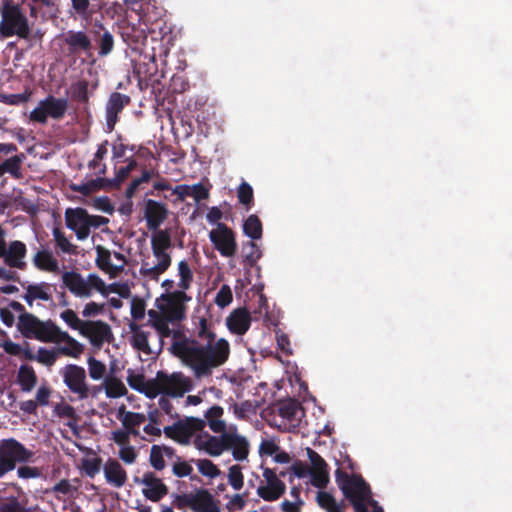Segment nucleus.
Returning a JSON list of instances; mask_svg holds the SVG:
<instances>
[{
  "mask_svg": "<svg viewBox=\"0 0 512 512\" xmlns=\"http://www.w3.org/2000/svg\"><path fill=\"white\" fill-rule=\"evenodd\" d=\"M170 350L191 368L197 379H201L211 376L214 368L222 366L228 360L230 344L224 338L201 343L188 340L186 335H182L180 340L173 341Z\"/></svg>",
  "mask_w": 512,
  "mask_h": 512,
  "instance_id": "obj_1",
  "label": "nucleus"
},
{
  "mask_svg": "<svg viewBox=\"0 0 512 512\" xmlns=\"http://www.w3.org/2000/svg\"><path fill=\"white\" fill-rule=\"evenodd\" d=\"M63 285L76 297L88 298L92 295V290H96L103 296H108L109 292H118L116 284L107 286L103 279L97 274H89L87 279L77 271H66L62 274Z\"/></svg>",
  "mask_w": 512,
  "mask_h": 512,
  "instance_id": "obj_2",
  "label": "nucleus"
},
{
  "mask_svg": "<svg viewBox=\"0 0 512 512\" xmlns=\"http://www.w3.org/2000/svg\"><path fill=\"white\" fill-rule=\"evenodd\" d=\"M0 35L8 38L17 35L27 39L30 35V27L26 16L19 5L6 2L2 8V21L0 22Z\"/></svg>",
  "mask_w": 512,
  "mask_h": 512,
  "instance_id": "obj_3",
  "label": "nucleus"
},
{
  "mask_svg": "<svg viewBox=\"0 0 512 512\" xmlns=\"http://www.w3.org/2000/svg\"><path fill=\"white\" fill-rule=\"evenodd\" d=\"M34 453L14 438L0 440V478L14 470L16 464L28 462Z\"/></svg>",
  "mask_w": 512,
  "mask_h": 512,
  "instance_id": "obj_4",
  "label": "nucleus"
},
{
  "mask_svg": "<svg viewBox=\"0 0 512 512\" xmlns=\"http://www.w3.org/2000/svg\"><path fill=\"white\" fill-rule=\"evenodd\" d=\"M68 106V99L48 95L30 112L29 118L39 124H46L48 117L61 120L65 116Z\"/></svg>",
  "mask_w": 512,
  "mask_h": 512,
  "instance_id": "obj_5",
  "label": "nucleus"
},
{
  "mask_svg": "<svg viewBox=\"0 0 512 512\" xmlns=\"http://www.w3.org/2000/svg\"><path fill=\"white\" fill-rule=\"evenodd\" d=\"M191 297L185 291L176 290L167 292L157 299L158 309L166 315L170 321H181L185 317V303L190 301Z\"/></svg>",
  "mask_w": 512,
  "mask_h": 512,
  "instance_id": "obj_6",
  "label": "nucleus"
},
{
  "mask_svg": "<svg viewBox=\"0 0 512 512\" xmlns=\"http://www.w3.org/2000/svg\"><path fill=\"white\" fill-rule=\"evenodd\" d=\"M209 239L221 256L227 258L235 256L238 248L236 236L225 223H218L216 229L209 232Z\"/></svg>",
  "mask_w": 512,
  "mask_h": 512,
  "instance_id": "obj_7",
  "label": "nucleus"
},
{
  "mask_svg": "<svg viewBox=\"0 0 512 512\" xmlns=\"http://www.w3.org/2000/svg\"><path fill=\"white\" fill-rule=\"evenodd\" d=\"M60 373L63 377V382L72 393L76 394L81 400L88 398L90 389L86 383V371L83 367L68 364Z\"/></svg>",
  "mask_w": 512,
  "mask_h": 512,
  "instance_id": "obj_8",
  "label": "nucleus"
},
{
  "mask_svg": "<svg viewBox=\"0 0 512 512\" xmlns=\"http://www.w3.org/2000/svg\"><path fill=\"white\" fill-rule=\"evenodd\" d=\"M199 428L200 422L197 419L187 418L186 420H178L173 425L165 426L163 433L167 438L179 444L187 445Z\"/></svg>",
  "mask_w": 512,
  "mask_h": 512,
  "instance_id": "obj_9",
  "label": "nucleus"
},
{
  "mask_svg": "<svg viewBox=\"0 0 512 512\" xmlns=\"http://www.w3.org/2000/svg\"><path fill=\"white\" fill-rule=\"evenodd\" d=\"M263 477L266 481V485H260L257 488V494L260 498L272 502L278 500L285 494L286 485L273 469L268 467L264 468Z\"/></svg>",
  "mask_w": 512,
  "mask_h": 512,
  "instance_id": "obj_10",
  "label": "nucleus"
},
{
  "mask_svg": "<svg viewBox=\"0 0 512 512\" xmlns=\"http://www.w3.org/2000/svg\"><path fill=\"white\" fill-rule=\"evenodd\" d=\"M164 395L182 397L193 388L192 380L182 372H174L171 375L160 371Z\"/></svg>",
  "mask_w": 512,
  "mask_h": 512,
  "instance_id": "obj_11",
  "label": "nucleus"
},
{
  "mask_svg": "<svg viewBox=\"0 0 512 512\" xmlns=\"http://www.w3.org/2000/svg\"><path fill=\"white\" fill-rule=\"evenodd\" d=\"M153 255L157 258L158 263L156 265H150L148 261L143 260L141 262L140 274L143 277H147L151 280L157 281L159 276L166 272L171 265V255L164 249L156 248L151 246Z\"/></svg>",
  "mask_w": 512,
  "mask_h": 512,
  "instance_id": "obj_12",
  "label": "nucleus"
},
{
  "mask_svg": "<svg viewBox=\"0 0 512 512\" xmlns=\"http://www.w3.org/2000/svg\"><path fill=\"white\" fill-rule=\"evenodd\" d=\"M130 97L120 92H113L106 104V127L108 132H112L118 122V115L125 106L130 104Z\"/></svg>",
  "mask_w": 512,
  "mask_h": 512,
  "instance_id": "obj_13",
  "label": "nucleus"
},
{
  "mask_svg": "<svg viewBox=\"0 0 512 512\" xmlns=\"http://www.w3.org/2000/svg\"><path fill=\"white\" fill-rule=\"evenodd\" d=\"M86 222V209L81 207L66 209V227L75 232L78 240H85L89 236Z\"/></svg>",
  "mask_w": 512,
  "mask_h": 512,
  "instance_id": "obj_14",
  "label": "nucleus"
},
{
  "mask_svg": "<svg viewBox=\"0 0 512 512\" xmlns=\"http://www.w3.org/2000/svg\"><path fill=\"white\" fill-rule=\"evenodd\" d=\"M144 218L149 230H157L168 216L167 205L153 199L144 202Z\"/></svg>",
  "mask_w": 512,
  "mask_h": 512,
  "instance_id": "obj_15",
  "label": "nucleus"
},
{
  "mask_svg": "<svg viewBox=\"0 0 512 512\" xmlns=\"http://www.w3.org/2000/svg\"><path fill=\"white\" fill-rule=\"evenodd\" d=\"M64 43L67 45L68 55H91L92 41L84 31L69 30L64 35Z\"/></svg>",
  "mask_w": 512,
  "mask_h": 512,
  "instance_id": "obj_16",
  "label": "nucleus"
},
{
  "mask_svg": "<svg viewBox=\"0 0 512 512\" xmlns=\"http://www.w3.org/2000/svg\"><path fill=\"white\" fill-rule=\"evenodd\" d=\"M81 334L89 338L91 344L97 347H101L112 335L110 326L101 320L85 321Z\"/></svg>",
  "mask_w": 512,
  "mask_h": 512,
  "instance_id": "obj_17",
  "label": "nucleus"
},
{
  "mask_svg": "<svg viewBox=\"0 0 512 512\" xmlns=\"http://www.w3.org/2000/svg\"><path fill=\"white\" fill-rule=\"evenodd\" d=\"M335 481L346 497H351L356 492L363 491L368 484L360 475H349L346 471L341 468L335 471Z\"/></svg>",
  "mask_w": 512,
  "mask_h": 512,
  "instance_id": "obj_18",
  "label": "nucleus"
},
{
  "mask_svg": "<svg viewBox=\"0 0 512 512\" xmlns=\"http://www.w3.org/2000/svg\"><path fill=\"white\" fill-rule=\"evenodd\" d=\"M141 483L145 486L143 495L152 502H158L168 494L167 485L153 472L144 473Z\"/></svg>",
  "mask_w": 512,
  "mask_h": 512,
  "instance_id": "obj_19",
  "label": "nucleus"
},
{
  "mask_svg": "<svg viewBox=\"0 0 512 512\" xmlns=\"http://www.w3.org/2000/svg\"><path fill=\"white\" fill-rule=\"evenodd\" d=\"M229 433H222L220 436L207 435L205 440L198 437L194 444L196 448L204 450L208 455L216 457L227 451Z\"/></svg>",
  "mask_w": 512,
  "mask_h": 512,
  "instance_id": "obj_20",
  "label": "nucleus"
},
{
  "mask_svg": "<svg viewBox=\"0 0 512 512\" xmlns=\"http://www.w3.org/2000/svg\"><path fill=\"white\" fill-rule=\"evenodd\" d=\"M149 324L155 328L158 332L161 339L168 338L171 335L173 336L174 341H178L181 339L182 335H184L180 331H173L169 327L170 319L166 317L163 313L156 311L154 309H150L148 311Z\"/></svg>",
  "mask_w": 512,
  "mask_h": 512,
  "instance_id": "obj_21",
  "label": "nucleus"
},
{
  "mask_svg": "<svg viewBox=\"0 0 512 512\" xmlns=\"http://www.w3.org/2000/svg\"><path fill=\"white\" fill-rule=\"evenodd\" d=\"M106 481L116 487L120 488L125 485L127 481V473L122 465L116 459H108L103 467Z\"/></svg>",
  "mask_w": 512,
  "mask_h": 512,
  "instance_id": "obj_22",
  "label": "nucleus"
},
{
  "mask_svg": "<svg viewBox=\"0 0 512 512\" xmlns=\"http://www.w3.org/2000/svg\"><path fill=\"white\" fill-rule=\"evenodd\" d=\"M226 323L232 333L243 335L251 325L250 313L246 309H236L228 316Z\"/></svg>",
  "mask_w": 512,
  "mask_h": 512,
  "instance_id": "obj_23",
  "label": "nucleus"
},
{
  "mask_svg": "<svg viewBox=\"0 0 512 512\" xmlns=\"http://www.w3.org/2000/svg\"><path fill=\"white\" fill-rule=\"evenodd\" d=\"M22 298L29 306H32L35 300L51 301V284L47 282L29 284L26 287V293L22 296Z\"/></svg>",
  "mask_w": 512,
  "mask_h": 512,
  "instance_id": "obj_24",
  "label": "nucleus"
},
{
  "mask_svg": "<svg viewBox=\"0 0 512 512\" xmlns=\"http://www.w3.org/2000/svg\"><path fill=\"white\" fill-rule=\"evenodd\" d=\"M26 252V245L23 242L12 241L4 255L6 264L13 268L24 269L26 264L23 262V258L26 256Z\"/></svg>",
  "mask_w": 512,
  "mask_h": 512,
  "instance_id": "obj_25",
  "label": "nucleus"
},
{
  "mask_svg": "<svg viewBox=\"0 0 512 512\" xmlns=\"http://www.w3.org/2000/svg\"><path fill=\"white\" fill-rule=\"evenodd\" d=\"M118 419L122 422V425L128 430L131 435L139 436L138 427L146 421V416L142 413H136L131 411H124V407L119 409Z\"/></svg>",
  "mask_w": 512,
  "mask_h": 512,
  "instance_id": "obj_26",
  "label": "nucleus"
},
{
  "mask_svg": "<svg viewBox=\"0 0 512 512\" xmlns=\"http://www.w3.org/2000/svg\"><path fill=\"white\" fill-rule=\"evenodd\" d=\"M227 450H232L233 458L236 461H243L249 454V443L245 437L236 433H229Z\"/></svg>",
  "mask_w": 512,
  "mask_h": 512,
  "instance_id": "obj_27",
  "label": "nucleus"
},
{
  "mask_svg": "<svg viewBox=\"0 0 512 512\" xmlns=\"http://www.w3.org/2000/svg\"><path fill=\"white\" fill-rule=\"evenodd\" d=\"M129 328L132 333L131 345L133 348L138 351H142L145 354H151V349L148 342L150 333L144 331L142 326L135 322H131L129 324Z\"/></svg>",
  "mask_w": 512,
  "mask_h": 512,
  "instance_id": "obj_28",
  "label": "nucleus"
},
{
  "mask_svg": "<svg viewBox=\"0 0 512 512\" xmlns=\"http://www.w3.org/2000/svg\"><path fill=\"white\" fill-rule=\"evenodd\" d=\"M61 332L62 330L51 320H40L33 338L42 342H59Z\"/></svg>",
  "mask_w": 512,
  "mask_h": 512,
  "instance_id": "obj_29",
  "label": "nucleus"
},
{
  "mask_svg": "<svg viewBox=\"0 0 512 512\" xmlns=\"http://www.w3.org/2000/svg\"><path fill=\"white\" fill-rule=\"evenodd\" d=\"M187 339L196 340L201 343L214 341L216 339V334L213 331L212 323L209 322L205 317H200L192 335L187 337Z\"/></svg>",
  "mask_w": 512,
  "mask_h": 512,
  "instance_id": "obj_30",
  "label": "nucleus"
},
{
  "mask_svg": "<svg viewBox=\"0 0 512 512\" xmlns=\"http://www.w3.org/2000/svg\"><path fill=\"white\" fill-rule=\"evenodd\" d=\"M17 383L22 392H31L37 384V375L32 366L23 364L17 373Z\"/></svg>",
  "mask_w": 512,
  "mask_h": 512,
  "instance_id": "obj_31",
  "label": "nucleus"
},
{
  "mask_svg": "<svg viewBox=\"0 0 512 512\" xmlns=\"http://www.w3.org/2000/svg\"><path fill=\"white\" fill-rule=\"evenodd\" d=\"M216 506L217 504L208 490L200 489L195 494H192L191 509L194 512H205Z\"/></svg>",
  "mask_w": 512,
  "mask_h": 512,
  "instance_id": "obj_32",
  "label": "nucleus"
},
{
  "mask_svg": "<svg viewBox=\"0 0 512 512\" xmlns=\"http://www.w3.org/2000/svg\"><path fill=\"white\" fill-rule=\"evenodd\" d=\"M40 319L32 313L19 315L17 329L27 339H32L36 333Z\"/></svg>",
  "mask_w": 512,
  "mask_h": 512,
  "instance_id": "obj_33",
  "label": "nucleus"
},
{
  "mask_svg": "<svg viewBox=\"0 0 512 512\" xmlns=\"http://www.w3.org/2000/svg\"><path fill=\"white\" fill-rule=\"evenodd\" d=\"M97 257L96 265L99 269L109 272L111 275H117L123 270V265L114 266L111 264V252L101 245L96 247Z\"/></svg>",
  "mask_w": 512,
  "mask_h": 512,
  "instance_id": "obj_34",
  "label": "nucleus"
},
{
  "mask_svg": "<svg viewBox=\"0 0 512 512\" xmlns=\"http://www.w3.org/2000/svg\"><path fill=\"white\" fill-rule=\"evenodd\" d=\"M318 506L326 512H345L346 504L337 502L335 497L327 491H319L316 495Z\"/></svg>",
  "mask_w": 512,
  "mask_h": 512,
  "instance_id": "obj_35",
  "label": "nucleus"
},
{
  "mask_svg": "<svg viewBox=\"0 0 512 512\" xmlns=\"http://www.w3.org/2000/svg\"><path fill=\"white\" fill-rule=\"evenodd\" d=\"M352 504L355 512H369L368 506L370 502L375 501L372 498V492L370 486H366L361 492L352 494L351 497H346Z\"/></svg>",
  "mask_w": 512,
  "mask_h": 512,
  "instance_id": "obj_36",
  "label": "nucleus"
},
{
  "mask_svg": "<svg viewBox=\"0 0 512 512\" xmlns=\"http://www.w3.org/2000/svg\"><path fill=\"white\" fill-rule=\"evenodd\" d=\"M33 263L38 269L48 272H56L59 269L57 259L47 250L38 251L34 255Z\"/></svg>",
  "mask_w": 512,
  "mask_h": 512,
  "instance_id": "obj_37",
  "label": "nucleus"
},
{
  "mask_svg": "<svg viewBox=\"0 0 512 512\" xmlns=\"http://www.w3.org/2000/svg\"><path fill=\"white\" fill-rule=\"evenodd\" d=\"M302 411L301 403L296 399H286L278 404V414L280 417L288 420H297V415Z\"/></svg>",
  "mask_w": 512,
  "mask_h": 512,
  "instance_id": "obj_38",
  "label": "nucleus"
},
{
  "mask_svg": "<svg viewBox=\"0 0 512 512\" xmlns=\"http://www.w3.org/2000/svg\"><path fill=\"white\" fill-rule=\"evenodd\" d=\"M70 98L72 101L79 104H89V82L86 79H81L73 82L70 85Z\"/></svg>",
  "mask_w": 512,
  "mask_h": 512,
  "instance_id": "obj_39",
  "label": "nucleus"
},
{
  "mask_svg": "<svg viewBox=\"0 0 512 512\" xmlns=\"http://www.w3.org/2000/svg\"><path fill=\"white\" fill-rule=\"evenodd\" d=\"M244 234L252 240H257L262 237L263 226L259 217L255 214H251L243 223Z\"/></svg>",
  "mask_w": 512,
  "mask_h": 512,
  "instance_id": "obj_40",
  "label": "nucleus"
},
{
  "mask_svg": "<svg viewBox=\"0 0 512 512\" xmlns=\"http://www.w3.org/2000/svg\"><path fill=\"white\" fill-rule=\"evenodd\" d=\"M242 251L244 254V263L250 267L256 265L262 257L260 247L252 239L243 244Z\"/></svg>",
  "mask_w": 512,
  "mask_h": 512,
  "instance_id": "obj_41",
  "label": "nucleus"
},
{
  "mask_svg": "<svg viewBox=\"0 0 512 512\" xmlns=\"http://www.w3.org/2000/svg\"><path fill=\"white\" fill-rule=\"evenodd\" d=\"M64 341L66 342L69 347H61L59 349V352L61 354L72 356V357H78L83 352V346L78 341H76L74 338H72L67 332L62 331L59 336V342Z\"/></svg>",
  "mask_w": 512,
  "mask_h": 512,
  "instance_id": "obj_42",
  "label": "nucleus"
},
{
  "mask_svg": "<svg viewBox=\"0 0 512 512\" xmlns=\"http://www.w3.org/2000/svg\"><path fill=\"white\" fill-rule=\"evenodd\" d=\"M104 387L107 397L119 398L127 393V389L123 382L115 377L106 378L104 381Z\"/></svg>",
  "mask_w": 512,
  "mask_h": 512,
  "instance_id": "obj_43",
  "label": "nucleus"
},
{
  "mask_svg": "<svg viewBox=\"0 0 512 512\" xmlns=\"http://www.w3.org/2000/svg\"><path fill=\"white\" fill-rule=\"evenodd\" d=\"M54 241L56 246L63 252L67 254L76 255L77 254V246L72 244L65 236L64 232L55 227L52 231Z\"/></svg>",
  "mask_w": 512,
  "mask_h": 512,
  "instance_id": "obj_44",
  "label": "nucleus"
},
{
  "mask_svg": "<svg viewBox=\"0 0 512 512\" xmlns=\"http://www.w3.org/2000/svg\"><path fill=\"white\" fill-rule=\"evenodd\" d=\"M71 8L74 13L85 21H90L92 19L95 10L90 5V0H70Z\"/></svg>",
  "mask_w": 512,
  "mask_h": 512,
  "instance_id": "obj_45",
  "label": "nucleus"
},
{
  "mask_svg": "<svg viewBox=\"0 0 512 512\" xmlns=\"http://www.w3.org/2000/svg\"><path fill=\"white\" fill-rule=\"evenodd\" d=\"M25 159V155L23 153L19 155H14L8 159H6L3 163L4 173H9L14 178L18 179L21 177V164Z\"/></svg>",
  "mask_w": 512,
  "mask_h": 512,
  "instance_id": "obj_46",
  "label": "nucleus"
},
{
  "mask_svg": "<svg viewBox=\"0 0 512 512\" xmlns=\"http://www.w3.org/2000/svg\"><path fill=\"white\" fill-rule=\"evenodd\" d=\"M178 274L180 276L178 286L182 289L181 291L188 290L193 281V273L186 260L178 263Z\"/></svg>",
  "mask_w": 512,
  "mask_h": 512,
  "instance_id": "obj_47",
  "label": "nucleus"
},
{
  "mask_svg": "<svg viewBox=\"0 0 512 512\" xmlns=\"http://www.w3.org/2000/svg\"><path fill=\"white\" fill-rule=\"evenodd\" d=\"M237 198L240 204L249 210L254 204V193L252 186L247 182H242L237 189Z\"/></svg>",
  "mask_w": 512,
  "mask_h": 512,
  "instance_id": "obj_48",
  "label": "nucleus"
},
{
  "mask_svg": "<svg viewBox=\"0 0 512 512\" xmlns=\"http://www.w3.org/2000/svg\"><path fill=\"white\" fill-rule=\"evenodd\" d=\"M141 393H144L149 398H155L160 394L164 395L160 371L157 372L156 377L154 379L146 380V384H144Z\"/></svg>",
  "mask_w": 512,
  "mask_h": 512,
  "instance_id": "obj_49",
  "label": "nucleus"
},
{
  "mask_svg": "<svg viewBox=\"0 0 512 512\" xmlns=\"http://www.w3.org/2000/svg\"><path fill=\"white\" fill-rule=\"evenodd\" d=\"M191 461L196 463L199 472L206 477L216 478L221 473L220 469L209 459H192Z\"/></svg>",
  "mask_w": 512,
  "mask_h": 512,
  "instance_id": "obj_50",
  "label": "nucleus"
},
{
  "mask_svg": "<svg viewBox=\"0 0 512 512\" xmlns=\"http://www.w3.org/2000/svg\"><path fill=\"white\" fill-rule=\"evenodd\" d=\"M155 233L151 238V246L168 250L172 246L171 236L167 230H154Z\"/></svg>",
  "mask_w": 512,
  "mask_h": 512,
  "instance_id": "obj_51",
  "label": "nucleus"
},
{
  "mask_svg": "<svg viewBox=\"0 0 512 512\" xmlns=\"http://www.w3.org/2000/svg\"><path fill=\"white\" fill-rule=\"evenodd\" d=\"M59 353V349L49 350L44 347H40L36 354V361L47 367H51L55 364Z\"/></svg>",
  "mask_w": 512,
  "mask_h": 512,
  "instance_id": "obj_52",
  "label": "nucleus"
},
{
  "mask_svg": "<svg viewBox=\"0 0 512 512\" xmlns=\"http://www.w3.org/2000/svg\"><path fill=\"white\" fill-rule=\"evenodd\" d=\"M60 317L71 329L82 332L85 321L80 320L75 311L66 309L61 312Z\"/></svg>",
  "mask_w": 512,
  "mask_h": 512,
  "instance_id": "obj_53",
  "label": "nucleus"
},
{
  "mask_svg": "<svg viewBox=\"0 0 512 512\" xmlns=\"http://www.w3.org/2000/svg\"><path fill=\"white\" fill-rule=\"evenodd\" d=\"M149 462L157 471H161L165 468L166 463L164 460V453L160 445H152L150 449Z\"/></svg>",
  "mask_w": 512,
  "mask_h": 512,
  "instance_id": "obj_54",
  "label": "nucleus"
},
{
  "mask_svg": "<svg viewBox=\"0 0 512 512\" xmlns=\"http://www.w3.org/2000/svg\"><path fill=\"white\" fill-rule=\"evenodd\" d=\"M228 482L235 490H240L244 484V476L240 465L235 464L229 468Z\"/></svg>",
  "mask_w": 512,
  "mask_h": 512,
  "instance_id": "obj_55",
  "label": "nucleus"
},
{
  "mask_svg": "<svg viewBox=\"0 0 512 512\" xmlns=\"http://www.w3.org/2000/svg\"><path fill=\"white\" fill-rule=\"evenodd\" d=\"M89 376L93 380H100L104 377L106 373V366L103 362L95 359L94 357H89L87 360Z\"/></svg>",
  "mask_w": 512,
  "mask_h": 512,
  "instance_id": "obj_56",
  "label": "nucleus"
},
{
  "mask_svg": "<svg viewBox=\"0 0 512 512\" xmlns=\"http://www.w3.org/2000/svg\"><path fill=\"white\" fill-rule=\"evenodd\" d=\"M311 484L319 489H324L329 483L328 468L321 470H310Z\"/></svg>",
  "mask_w": 512,
  "mask_h": 512,
  "instance_id": "obj_57",
  "label": "nucleus"
},
{
  "mask_svg": "<svg viewBox=\"0 0 512 512\" xmlns=\"http://www.w3.org/2000/svg\"><path fill=\"white\" fill-rule=\"evenodd\" d=\"M193 467L189 462L182 460L181 457H177V461H174L172 465V473L179 478L191 476Z\"/></svg>",
  "mask_w": 512,
  "mask_h": 512,
  "instance_id": "obj_58",
  "label": "nucleus"
},
{
  "mask_svg": "<svg viewBox=\"0 0 512 512\" xmlns=\"http://www.w3.org/2000/svg\"><path fill=\"white\" fill-rule=\"evenodd\" d=\"M113 48L114 38L108 30H105L99 40V55L106 56L112 52Z\"/></svg>",
  "mask_w": 512,
  "mask_h": 512,
  "instance_id": "obj_59",
  "label": "nucleus"
},
{
  "mask_svg": "<svg viewBox=\"0 0 512 512\" xmlns=\"http://www.w3.org/2000/svg\"><path fill=\"white\" fill-rule=\"evenodd\" d=\"M233 300V295H232V291H231V288L224 284L221 286V288L219 289L218 293L216 294V297H215V303L221 307V308H224L226 306H228Z\"/></svg>",
  "mask_w": 512,
  "mask_h": 512,
  "instance_id": "obj_60",
  "label": "nucleus"
},
{
  "mask_svg": "<svg viewBox=\"0 0 512 512\" xmlns=\"http://www.w3.org/2000/svg\"><path fill=\"white\" fill-rule=\"evenodd\" d=\"M76 490L68 480L62 479L52 487L51 492L57 497L58 495L71 496Z\"/></svg>",
  "mask_w": 512,
  "mask_h": 512,
  "instance_id": "obj_61",
  "label": "nucleus"
},
{
  "mask_svg": "<svg viewBox=\"0 0 512 512\" xmlns=\"http://www.w3.org/2000/svg\"><path fill=\"white\" fill-rule=\"evenodd\" d=\"M54 413L60 418L76 420V412L73 406L67 403H58L54 407Z\"/></svg>",
  "mask_w": 512,
  "mask_h": 512,
  "instance_id": "obj_62",
  "label": "nucleus"
},
{
  "mask_svg": "<svg viewBox=\"0 0 512 512\" xmlns=\"http://www.w3.org/2000/svg\"><path fill=\"white\" fill-rule=\"evenodd\" d=\"M30 92L2 95L1 101L8 105H20L26 103L30 98Z\"/></svg>",
  "mask_w": 512,
  "mask_h": 512,
  "instance_id": "obj_63",
  "label": "nucleus"
},
{
  "mask_svg": "<svg viewBox=\"0 0 512 512\" xmlns=\"http://www.w3.org/2000/svg\"><path fill=\"white\" fill-rule=\"evenodd\" d=\"M0 512H29L16 498L10 499L0 505Z\"/></svg>",
  "mask_w": 512,
  "mask_h": 512,
  "instance_id": "obj_64",
  "label": "nucleus"
}]
</instances>
